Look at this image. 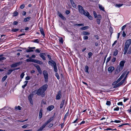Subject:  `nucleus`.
Wrapping results in <instances>:
<instances>
[{"instance_id":"54","label":"nucleus","mask_w":131,"mask_h":131,"mask_svg":"<svg viewBox=\"0 0 131 131\" xmlns=\"http://www.w3.org/2000/svg\"><path fill=\"white\" fill-rule=\"evenodd\" d=\"M119 110V108L118 107H117L115 108L114 109V111H118Z\"/></svg>"},{"instance_id":"11","label":"nucleus","mask_w":131,"mask_h":131,"mask_svg":"<svg viewBox=\"0 0 131 131\" xmlns=\"http://www.w3.org/2000/svg\"><path fill=\"white\" fill-rule=\"evenodd\" d=\"M58 14L59 17L64 20H65L66 19V18L63 16L61 13L59 12H58Z\"/></svg>"},{"instance_id":"20","label":"nucleus","mask_w":131,"mask_h":131,"mask_svg":"<svg viewBox=\"0 0 131 131\" xmlns=\"http://www.w3.org/2000/svg\"><path fill=\"white\" fill-rule=\"evenodd\" d=\"M54 108V106L53 105H51L48 106V107L47 108V110L49 111H51Z\"/></svg>"},{"instance_id":"48","label":"nucleus","mask_w":131,"mask_h":131,"mask_svg":"<svg viewBox=\"0 0 131 131\" xmlns=\"http://www.w3.org/2000/svg\"><path fill=\"white\" fill-rule=\"evenodd\" d=\"M88 27L87 26H85L84 27L81 28V30H85L87 28V27Z\"/></svg>"},{"instance_id":"15","label":"nucleus","mask_w":131,"mask_h":131,"mask_svg":"<svg viewBox=\"0 0 131 131\" xmlns=\"http://www.w3.org/2000/svg\"><path fill=\"white\" fill-rule=\"evenodd\" d=\"M126 71H125L122 73L119 78L117 80L119 82L125 76V75L126 74Z\"/></svg>"},{"instance_id":"39","label":"nucleus","mask_w":131,"mask_h":131,"mask_svg":"<svg viewBox=\"0 0 131 131\" xmlns=\"http://www.w3.org/2000/svg\"><path fill=\"white\" fill-rule=\"evenodd\" d=\"M83 34L85 35H89L90 34V33L87 31H84L83 32Z\"/></svg>"},{"instance_id":"60","label":"nucleus","mask_w":131,"mask_h":131,"mask_svg":"<svg viewBox=\"0 0 131 131\" xmlns=\"http://www.w3.org/2000/svg\"><path fill=\"white\" fill-rule=\"evenodd\" d=\"M35 51L36 52L39 53L40 52V51L39 49H36L35 50Z\"/></svg>"},{"instance_id":"61","label":"nucleus","mask_w":131,"mask_h":131,"mask_svg":"<svg viewBox=\"0 0 131 131\" xmlns=\"http://www.w3.org/2000/svg\"><path fill=\"white\" fill-rule=\"evenodd\" d=\"M25 7V5L24 4H22L20 6V8L21 9Z\"/></svg>"},{"instance_id":"14","label":"nucleus","mask_w":131,"mask_h":131,"mask_svg":"<svg viewBox=\"0 0 131 131\" xmlns=\"http://www.w3.org/2000/svg\"><path fill=\"white\" fill-rule=\"evenodd\" d=\"M33 95L32 94H30L28 96V99L30 103L32 105L33 104V102L32 99V97Z\"/></svg>"},{"instance_id":"31","label":"nucleus","mask_w":131,"mask_h":131,"mask_svg":"<svg viewBox=\"0 0 131 131\" xmlns=\"http://www.w3.org/2000/svg\"><path fill=\"white\" fill-rule=\"evenodd\" d=\"M54 71L56 72H57L58 69L57 66V65L56 66H53Z\"/></svg>"},{"instance_id":"1","label":"nucleus","mask_w":131,"mask_h":131,"mask_svg":"<svg viewBox=\"0 0 131 131\" xmlns=\"http://www.w3.org/2000/svg\"><path fill=\"white\" fill-rule=\"evenodd\" d=\"M47 87L48 85L47 84L43 85L38 90L36 94L38 95H41L42 97L44 96L45 94L44 92L46 90Z\"/></svg>"},{"instance_id":"29","label":"nucleus","mask_w":131,"mask_h":131,"mask_svg":"<svg viewBox=\"0 0 131 131\" xmlns=\"http://www.w3.org/2000/svg\"><path fill=\"white\" fill-rule=\"evenodd\" d=\"M34 51L33 50L29 48V49H27L25 52H32Z\"/></svg>"},{"instance_id":"51","label":"nucleus","mask_w":131,"mask_h":131,"mask_svg":"<svg viewBox=\"0 0 131 131\" xmlns=\"http://www.w3.org/2000/svg\"><path fill=\"white\" fill-rule=\"evenodd\" d=\"M106 104L108 105H110L111 104V102L109 101H107Z\"/></svg>"},{"instance_id":"33","label":"nucleus","mask_w":131,"mask_h":131,"mask_svg":"<svg viewBox=\"0 0 131 131\" xmlns=\"http://www.w3.org/2000/svg\"><path fill=\"white\" fill-rule=\"evenodd\" d=\"M93 15H94V16L95 18H96L98 17V15H97L95 11H93Z\"/></svg>"},{"instance_id":"23","label":"nucleus","mask_w":131,"mask_h":131,"mask_svg":"<svg viewBox=\"0 0 131 131\" xmlns=\"http://www.w3.org/2000/svg\"><path fill=\"white\" fill-rule=\"evenodd\" d=\"M42 109H41L39 111V118L40 119L41 118L42 116Z\"/></svg>"},{"instance_id":"2","label":"nucleus","mask_w":131,"mask_h":131,"mask_svg":"<svg viewBox=\"0 0 131 131\" xmlns=\"http://www.w3.org/2000/svg\"><path fill=\"white\" fill-rule=\"evenodd\" d=\"M78 10L79 12L81 15H84L86 13V10H85L83 7L80 5H78Z\"/></svg>"},{"instance_id":"40","label":"nucleus","mask_w":131,"mask_h":131,"mask_svg":"<svg viewBox=\"0 0 131 131\" xmlns=\"http://www.w3.org/2000/svg\"><path fill=\"white\" fill-rule=\"evenodd\" d=\"M69 114V112H68L66 113V114L65 115H64V117L63 118V119L64 120L67 117V116Z\"/></svg>"},{"instance_id":"62","label":"nucleus","mask_w":131,"mask_h":131,"mask_svg":"<svg viewBox=\"0 0 131 131\" xmlns=\"http://www.w3.org/2000/svg\"><path fill=\"white\" fill-rule=\"evenodd\" d=\"M47 56L48 57V58H49V60H51H51H51V56H50V55H49V54H48V55H47Z\"/></svg>"},{"instance_id":"8","label":"nucleus","mask_w":131,"mask_h":131,"mask_svg":"<svg viewBox=\"0 0 131 131\" xmlns=\"http://www.w3.org/2000/svg\"><path fill=\"white\" fill-rule=\"evenodd\" d=\"M48 63L49 64L51 65L52 67H53L54 66H56L57 65L55 61L53 60L49 61Z\"/></svg>"},{"instance_id":"41","label":"nucleus","mask_w":131,"mask_h":131,"mask_svg":"<svg viewBox=\"0 0 131 131\" xmlns=\"http://www.w3.org/2000/svg\"><path fill=\"white\" fill-rule=\"evenodd\" d=\"M131 53V46L129 47V49L128 51L127 54H130Z\"/></svg>"},{"instance_id":"58","label":"nucleus","mask_w":131,"mask_h":131,"mask_svg":"<svg viewBox=\"0 0 131 131\" xmlns=\"http://www.w3.org/2000/svg\"><path fill=\"white\" fill-rule=\"evenodd\" d=\"M88 37L87 36H84L83 37V39L84 40L88 39Z\"/></svg>"},{"instance_id":"9","label":"nucleus","mask_w":131,"mask_h":131,"mask_svg":"<svg viewBox=\"0 0 131 131\" xmlns=\"http://www.w3.org/2000/svg\"><path fill=\"white\" fill-rule=\"evenodd\" d=\"M62 96L61 92L60 91H59L56 96V99L57 100H59L61 97Z\"/></svg>"},{"instance_id":"34","label":"nucleus","mask_w":131,"mask_h":131,"mask_svg":"<svg viewBox=\"0 0 131 131\" xmlns=\"http://www.w3.org/2000/svg\"><path fill=\"white\" fill-rule=\"evenodd\" d=\"M123 5V4H116L115 5V6L116 7H119L121 6H122Z\"/></svg>"},{"instance_id":"47","label":"nucleus","mask_w":131,"mask_h":131,"mask_svg":"<svg viewBox=\"0 0 131 131\" xmlns=\"http://www.w3.org/2000/svg\"><path fill=\"white\" fill-rule=\"evenodd\" d=\"M71 4L72 5V6L73 8H76V6L74 2L72 4Z\"/></svg>"},{"instance_id":"19","label":"nucleus","mask_w":131,"mask_h":131,"mask_svg":"<svg viewBox=\"0 0 131 131\" xmlns=\"http://www.w3.org/2000/svg\"><path fill=\"white\" fill-rule=\"evenodd\" d=\"M34 62L35 63H37L38 64H43V62L34 59Z\"/></svg>"},{"instance_id":"28","label":"nucleus","mask_w":131,"mask_h":131,"mask_svg":"<svg viewBox=\"0 0 131 131\" xmlns=\"http://www.w3.org/2000/svg\"><path fill=\"white\" fill-rule=\"evenodd\" d=\"M89 69V67L88 66H85V71L86 72H87L88 73H89V72L88 71Z\"/></svg>"},{"instance_id":"6","label":"nucleus","mask_w":131,"mask_h":131,"mask_svg":"<svg viewBox=\"0 0 131 131\" xmlns=\"http://www.w3.org/2000/svg\"><path fill=\"white\" fill-rule=\"evenodd\" d=\"M96 18V21L97 24L99 25L100 23L101 20L102 18L101 15H100L99 14L98 15L97 17Z\"/></svg>"},{"instance_id":"45","label":"nucleus","mask_w":131,"mask_h":131,"mask_svg":"<svg viewBox=\"0 0 131 131\" xmlns=\"http://www.w3.org/2000/svg\"><path fill=\"white\" fill-rule=\"evenodd\" d=\"M93 55V54L92 52H90L88 53V55L89 56V58H90Z\"/></svg>"},{"instance_id":"50","label":"nucleus","mask_w":131,"mask_h":131,"mask_svg":"<svg viewBox=\"0 0 131 131\" xmlns=\"http://www.w3.org/2000/svg\"><path fill=\"white\" fill-rule=\"evenodd\" d=\"M28 126V125H25L22 126V127L23 128H26Z\"/></svg>"},{"instance_id":"44","label":"nucleus","mask_w":131,"mask_h":131,"mask_svg":"<svg viewBox=\"0 0 131 131\" xmlns=\"http://www.w3.org/2000/svg\"><path fill=\"white\" fill-rule=\"evenodd\" d=\"M12 72V71L11 70V69H10L8 70V72L7 73V74L8 75H9Z\"/></svg>"},{"instance_id":"42","label":"nucleus","mask_w":131,"mask_h":131,"mask_svg":"<svg viewBox=\"0 0 131 131\" xmlns=\"http://www.w3.org/2000/svg\"><path fill=\"white\" fill-rule=\"evenodd\" d=\"M13 14H14V15H13L14 16H17L18 15V13L17 12H16V11H15L14 13Z\"/></svg>"},{"instance_id":"37","label":"nucleus","mask_w":131,"mask_h":131,"mask_svg":"<svg viewBox=\"0 0 131 131\" xmlns=\"http://www.w3.org/2000/svg\"><path fill=\"white\" fill-rule=\"evenodd\" d=\"M21 107L20 106H18L17 107V106H15V108L17 110H21Z\"/></svg>"},{"instance_id":"57","label":"nucleus","mask_w":131,"mask_h":131,"mask_svg":"<svg viewBox=\"0 0 131 131\" xmlns=\"http://www.w3.org/2000/svg\"><path fill=\"white\" fill-rule=\"evenodd\" d=\"M18 22L16 21H14L13 23V24L14 25H16L17 24Z\"/></svg>"},{"instance_id":"38","label":"nucleus","mask_w":131,"mask_h":131,"mask_svg":"<svg viewBox=\"0 0 131 131\" xmlns=\"http://www.w3.org/2000/svg\"><path fill=\"white\" fill-rule=\"evenodd\" d=\"M129 71H128L127 72V73L126 74V75H125V78H124V79H123V81L124 82L125 81V80H126V78H127V76L128 75V74H129Z\"/></svg>"},{"instance_id":"46","label":"nucleus","mask_w":131,"mask_h":131,"mask_svg":"<svg viewBox=\"0 0 131 131\" xmlns=\"http://www.w3.org/2000/svg\"><path fill=\"white\" fill-rule=\"evenodd\" d=\"M33 42H34L38 43H39V40L38 39H35L34 40Z\"/></svg>"},{"instance_id":"16","label":"nucleus","mask_w":131,"mask_h":131,"mask_svg":"<svg viewBox=\"0 0 131 131\" xmlns=\"http://www.w3.org/2000/svg\"><path fill=\"white\" fill-rule=\"evenodd\" d=\"M124 81L123 80L121 81L119 83H118L117 84L115 85L114 86V88H115L118 87L123 84L124 83Z\"/></svg>"},{"instance_id":"18","label":"nucleus","mask_w":131,"mask_h":131,"mask_svg":"<svg viewBox=\"0 0 131 131\" xmlns=\"http://www.w3.org/2000/svg\"><path fill=\"white\" fill-rule=\"evenodd\" d=\"M125 61L123 60L121 61L119 65L118 66L119 67H121L123 68L124 63H125Z\"/></svg>"},{"instance_id":"13","label":"nucleus","mask_w":131,"mask_h":131,"mask_svg":"<svg viewBox=\"0 0 131 131\" xmlns=\"http://www.w3.org/2000/svg\"><path fill=\"white\" fill-rule=\"evenodd\" d=\"M54 115L52 117H50V119L47 121V122H46L44 124L46 126L47 125L48 123H50L51 121H52L54 119Z\"/></svg>"},{"instance_id":"64","label":"nucleus","mask_w":131,"mask_h":131,"mask_svg":"<svg viewBox=\"0 0 131 131\" xmlns=\"http://www.w3.org/2000/svg\"><path fill=\"white\" fill-rule=\"evenodd\" d=\"M126 36V34L125 33L124 31H123V36L124 37L125 36Z\"/></svg>"},{"instance_id":"25","label":"nucleus","mask_w":131,"mask_h":131,"mask_svg":"<svg viewBox=\"0 0 131 131\" xmlns=\"http://www.w3.org/2000/svg\"><path fill=\"white\" fill-rule=\"evenodd\" d=\"M37 69L39 73L40 74H41L42 73V72L40 66H38Z\"/></svg>"},{"instance_id":"24","label":"nucleus","mask_w":131,"mask_h":131,"mask_svg":"<svg viewBox=\"0 0 131 131\" xmlns=\"http://www.w3.org/2000/svg\"><path fill=\"white\" fill-rule=\"evenodd\" d=\"M39 28L41 34L43 35V37H45V34L44 33L43 28L41 27H40Z\"/></svg>"},{"instance_id":"59","label":"nucleus","mask_w":131,"mask_h":131,"mask_svg":"<svg viewBox=\"0 0 131 131\" xmlns=\"http://www.w3.org/2000/svg\"><path fill=\"white\" fill-rule=\"evenodd\" d=\"M76 25L78 26H84V24H76Z\"/></svg>"},{"instance_id":"26","label":"nucleus","mask_w":131,"mask_h":131,"mask_svg":"<svg viewBox=\"0 0 131 131\" xmlns=\"http://www.w3.org/2000/svg\"><path fill=\"white\" fill-rule=\"evenodd\" d=\"M99 8L100 10H102L103 11H105L104 7H103L100 4H99Z\"/></svg>"},{"instance_id":"63","label":"nucleus","mask_w":131,"mask_h":131,"mask_svg":"<svg viewBox=\"0 0 131 131\" xmlns=\"http://www.w3.org/2000/svg\"><path fill=\"white\" fill-rule=\"evenodd\" d=\"M30 79V78L29 76H27L26 78V80H29Z\"/></svg>"},{"instance_id":"55","label":"nucleus","mask_w":131,"mask_h":131,"mask_svg":"<svg viewBox=\"0 0 131 131\" xmlns=\"http://www.w3.org/2000/svg\"><path fill=\"white\" fill-rule=\"evenodd\" d=\"M116 58L115 57H114L113 59H112V61L113 62H115L116 60Z\"/></svg>"},{"instance_id":"56","label":"nucleus","mask_w":131,"mask_h":131,"mask_svg":"<svg viewBox=\"0 0 131 131\" xmlns=\"http://www.w3.org/2000/svg\"><path fill=\"white\" fill-rule=\"evenodd\" d=\"M70 12L69 10H67L66 11L65 13L66 14L68 15L70 13Z\"/></svg>"},{"instance_id":"32","label":"nucleus","mask_w":131,"mask_h":131,"mask_svg":"<svg viewBox=\"0 0 131 131\" xmlns=\"http://www.w3.org/2000/svg\"><path fill=\"white\" fill-rule=\"evenodd\" d=\"M118 51L117 50H115L114 52L113 55L115 56H116L118 54Z\"/></svg>"},{"instance_id":"17","label":"nucleus","mask_w":131,"mask_h":131,"mask_svg":"<svg viewBox=\"0 0 131 131\" xmlns=\"http://www.w3.org/2000/svg\"><path fill=\"white\" fill-rule=\"evenodd\" d=\"M114 70V68L113 67L111 66L108 68V70L109 73H111Z\"/></svg>"},{"instance_id":"12","label":"nucleus","mask_w":131,"mask_h":131,"mask_svg":"<svg viewBox=\"0 0 131 131\" xmlns=\"http://www.w3.org/2000/svg\"><path fill=\"white\" fill-rule=\"evenodd\" d=\"M39 56L40 57L42 58L43 60H46V58L45 56H46V53H40L39 54Z\"/></svg>"},{"instance_id":"52","label":"nucleus","mask_w":131,"mask_h":131,"mask_svg":"<svg viewBox=\"0 0 131 131\" xmlns=\"http://www.w3.org/2000/svg\"><path fill=\"white\" fill-rule=\"evenodd\" d=\"M111 58V56H110L109 57L107 58V59L106 63L108 62L110 60Z\"/></svg>"},{"instance_id":"22","label":"nucleus","mask_w":131,"mask_h":131,"mask_svg":"<svg viewBox=\"0 0 131 131\" xmlns=\"http://www.w3.org/2000/svg\"><path fill=\"white\" fill-rule=\"evenodd\" d=\"M46 126L44 124L37 130V131H41L42 129L45 128Z\"/></svg>"},{"instance_id":"35","label":"nucleus","mask_w":131,"mask_h":131,"mask_svg":"<svg viewBox=\"0 0 131 131\" xmlns=\"http://www.w3.org/2000/svg\"><path fill=\"white\" fill-rule=\"evenodd\" d=\"M55 75L56 77H57V79L58 80H59L60 78V77L58 74V73L57 72H56Z\"/></svg>"},{"instance_id":"27","label":"nucleus","mask_w":131,"mask_h":131,"mask_svg":"<svg viewBox=\"0 0 131 131\" xmlns=\"http://www.w3.org/2000/svg\"><path fill=\"white\" fill-rule=\"evenodd\" d=\"M30 18L31 17H28L27 18H24L23 21L24 22L28 21L30 20Z\"/></svg>"},{"instance_id":"3","label":"nucleus","mask_w":131,"mask_h":131,"mask_svg":"<svg viewBox=\"0 0 131 131\" xmlns=\"http://www.w3.org/2000/svg\"><path fill=\"white\" fill-rule=\"evenodd\" d=\"M131 44V39H129L127 40L125 43V47L124 48V50H128V49L130 45Z\"/></svg>"},{"instance_id":"10","label":"nucleus","mask_w":131,"mask_h":131,"mask_svg":"<svg viewBox=\"0 0 131 131\" xmlns=\"http://www.w3.org/2000/svg\"><path fill=\"white\" fill-rule=\"evenodd\" d=\"M86 13L84 15L85 16L88 17L90 20H92L93 19V17L89 13L88 11H86Z\"/></svg>"},{"instance_id":"53","label":"nucleus","mask_w":131,"mask_h":131,"mask_svg":"<svg viewBox=\"0 0 131 131\" xmlns=\"http://www.w3.org/2000/svg\"><path fill=\"white\" fill-rule=\"evenodd\" d=\"M24 73H21V74L20 75V78H23V77L24 76Z\"/></svg>"},{"instance_id":"4","label":"nucleus","mask_w":131,"mask_h":131,"mask_svg":"<svg viewBox=\"0 0 131 131\" xmlns=\"http://www.w3.org/2000/svg\"><path fill=\"white\" fill-rule=\"evenodd\" d=\"M43 74L44 77L45 81L47 82L48 77V74L47 71L45 70L43 71Z\"/></svg>"},{"instance_id":"30","label":"nucleus","mask_w":131,"mask_h":131,"mask_svg":"<svg viewBox=\"0 0 131 131\" xmlns=\"http://www.w3.org/2000/svg\"><path fill=\"white\" fill-rule=\"evenodd\" d=\"M26 61L27 62H34V59H31V58H29L28 59H27L26 60Z\"/></svg>"},{"instance_id":"21","label":"nucleus","mask_w":131,"mask_h":131,"mask_svg":"<svg viewBox=\"0 0 131 131\" xmlns=\"http://www.w3.org/2000/svg\"><path fill=\"white\" fill-rule=\"evenodd\" d=\"M64 100H63L61 101V103L60 105V108H62L63 107L64 104Z\"/></svg>"},{"instance_id":"36","label":"nucleus","mask_w":131,"mask_h":131,"mask_svg":"<svg viewBox=\"0 0 131 131\" xmlns=\"http://www.w3.org/2000/svg\"><path fill=\"white\" fill-rule=\"evenodd\" d=\"M7 75H5L2 78V81H4L6 80V79L7 78Z\"/></svg>"},{"instance_id":"49","label":"nucleus","mask_w":131,"mask_h":131,"mask_svg":"<svg viewBox=\"0 0 131 131\" xmlns=\"http://www.w3.org/2000/svg\"><path fill=\"white\" fill-rule=\"evenodd\" d=\"M118 82H119L117 80L116 81L113 82L112 84V85H115Z\"/></svg>"},{"instance_id":"7","label":"nucleus","mask_w":131,"mask_h":131,"mask_svg":"<svg viewBox=\"0 0 131 131\" xmlns=\"http://www.w3.org/2000/svg\"><path fill=\"white\" fill-rule=\"evenodd\" d=\"M123 68L119 67L118 66L117 67L115 71V74H117L118 73L121 71L123 69Z\"/></svg>"},{"instance_id":"43","label":"nucleus","mask_w":131,"mask_h":131,"mask_svg":"<svg viewBox=\"0 0 131 131\" xmlns=\"http://www.w3.org/2000/svg\"><path fill=\"white\" fill-rule=\"evenodd\" d=\"M19 30V29H12V31L13 32H16L17 31H18Z\"/></svg>"},{"instance_id":"5","label":"nucleus","mask_w":131,"mask_h":131,"mask_svg":"<svg viewBox=\"0 0 131 131\" xmlns=\"http://www.w3.org/2000/svg\"><path fill=\"white\" fill-rule=\"evenodd\" d=\"M22 62H19L17 63H15L11 65V68L15 67L17 66H20L22 63Z\"/></svg>"}]
</instances>
